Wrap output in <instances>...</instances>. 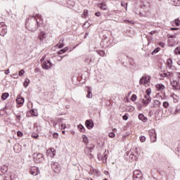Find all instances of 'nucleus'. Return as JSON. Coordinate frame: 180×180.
I'll return each mask as SVG.
<instances>
[{"instance_id": "obj_4", "label": "nucleus", "mask_w": 180, "mask_h": 180, "mask_svg": "<svg viewBox=\"0 0 180 180\" xmlns=\"http://www.w3.org/2000/svg\"><path fill=\"white\" fill-rule=\"evenodd\" d=\"M170 82L172 86V89L174 91H180L179 79H173Z\"/></svg>"}, {"instance_id": "obj_52", "label": "nucleus", "mask_w": 180, "mask_h": 180, "mask_svg": "<svg viewBox=\"0 0 180 180\" xmlns=\"http://www.w3.org/2000/svg\"><path fill=\"white\" fill-rule=\"evenodd\" d=\"M159 46L162 48L165 47V44L164 42H160Z\"/></svg>"}, {"instance_id": "obj_43", "label": "nucleus", "mask_w": 180, "mask_h": 180, "mask_svg": "<svg viewBox=\"0 0 180 180\" xmlns=\"http://www.w3.org/2000/svg\"><path fill=\"white\" fill-rule=\"evenodd\" d=\"M175 25L176 26H180V20H179V18H176L175 20Z\"/></svg>"}, {"instance_id": "obj_12", "label": "nucleus", "mask_w": 180, "mask_h": 180, "mask_svg": "<svg viewBox=\"0 0 180 180\" xmlns=\"http://www.w3.org/2000/svg\"><path fill=\"white\" fill-rule=\"evenodd\" d=\"M51 167L56 174H60V165L58 162H53Z\"/></svg>"}, {"instance_id": "obj_44", "label": "nucleus", "mask_w": 180, "mask_h": 180, "mask_svg": "<svg viewBox=\"0 0 180 180\" xmlns=\"http://www.w3.org/2000/svg\"><path fill=\"white\" fill-rule=\"evenodd\" d=\"M140 141L141 143H144L146 141V136H140Z\"/></svg>"}, {"instance_id": "obj_31", "label": "nucleus", "mask_w": 180, "mask_h": 180, "mask_svg": "<svg viewBox=\"0 0 180 180\" xmlns=\"http://www.w3.org/2000/svg\"><path fill=\"white\" fill-rule=\"evenodd\" d=\"M29 84H30V80L29 79L26 78L23 83V86H25V88H27V86H29Z\"/></svg>"}, {"instance_id": "obj_8", "label": "nucleus", "mask_w": 180, "mask_h": 180, "mask_svg": "<svg viewBox=\"0 0 180 180\" xmlns=\"http://www.w3.org/2000/svg\"><path fill=\"white\" fill-rule=\"evenodd\" d=\"M98 157V160H99V161H102V162H103L104 164H106L107 161H108V155L103 153V155L101 153H98L97 155Z\"/></svg>"}, {"instance_id": "obj_48", "label": "nucleus", "mask_w": 180, "mask_h": 180, "mask_svg": "<svg viewBox=\"0 0 180 180\" xmlns=\"http://www.w3.org/2000/svg\"><path fill=\"white\" fill-rule=\"evenodd\" d=\"M17 136H18V137H22V136H23V133L20 131H17Z\"/></svg>"}, {"instance_id": "obj_5", "label": "nucleus", "mask_w": 180, "mask_h": 180, "mask_svg": "<svg viewBox=\"0 0 180 180\" xmlns=\"http://www.w3.org/2000/svg\"><path fill=\"white\" fill-rule=\"evenodd\" d=\"M34 154V161L37 164H40V162H43L44 161V156L41 153Z\"/></svg>"}, {"instance_id": "obj_51", "label": "nucleus", "mask_w": 180, "mask_h": 180, "mask_svg": "<svg viewBox=\"0 0 180 180\" xmlns=\"http://www.w3.org/2000/svg\"><path fill=\"white\" fill-rule=\"evenodd\" d=\"M122 119L123 120H127V119H129V117L127 116V115H124L122 116Z\"/></svg>"}, {"instance_id": "obj_42", "label": "nucleus", "mask_w": 180, "mask_h": 180, "mask_svg": "<svg viewBox=\"0 0 180 180\" xmlns=\"http://www.w3.org/2000/svg\"><path fill=\"white\" fill-rule=\"evenodd\" d=\"M139 85H146V84H144V78L141 77L139 80Z\"/></svg>"}, {"instance_id": "obj_2", "label": "nucleus", "mask_w": 180, "mask_h": 180, "mask_svg": "<svg viewBox=\"0 0 180 180\" xmlns=\"http://www.w3.org/2000/svg\"><path fill=\"white\" fill-rule=\"evenodd\" d=\"M151 89L148 88L146 89V94L144 96V98L142 99L143 105L147 106L150 102H151Z\"/></svg>"}, {"instance_id": "obj_23", "label": "nucleus", "mask_w": 180, "mask_h": 180, "mask_svg": "<svg viewBox=\"0 0 180 180\" xmlns=\"http://www.w3.org/2000/svg\"><path fill=\"white\" fill-rule=\"evenodd\" d=\"M87 95L86 98H89V99L92 98V91H91V87L87 86Z\"/></svg>"}, {"instance_id": "obj_56", "label": "nucleus", "mask_w": 180, "mask_h": 180, "mask_svg": "<svg viewBox=\"0 0 180 180\" xmlns=\"http://www.w3.org/2000/svg\"><path fill=\"white\" fill-rule=\"evenodd\" d=\"M84 16H88V10H84Z\"/></svg>"}, {"instance_id": "obj_28", "label": "nucleus", "mask_w": 180, "mask_h": 180, "mask_svg": "<svg viewBox=\"0 0 180 180\" xmlns=\"http://www.w3.org/2000/svg\"><path fill=\"white\" fill-rule=\"evenodd\" d=\"M8 98H9V93H4L1 95L2 101H6V99H8Z\"/></svg>"}, {"instance_id": "obj_34", "label": "nucleus", "mask_w": 180, "mask_h": 180, "mask_svg": "<svg viewBox=\"0 0 180 180\" xmlns=\"http://www.w3.org/2000/svg\"><path fill=\"white\" fill-rule=\"evenodd\" d=\"M131 101H132V102H136V101H137V96L136 94H132Z\"/></svg>"}, {"instance_id": "obj_20", "label": "nucleus", "mask_w": 180, "mask_h": 180, "mask_svg": "<svg viewBox=\"0 0 180 180\" xmlns=\"http://www.w3.org/2000/svg\"><path fill=\"white\" fill-rule=\"evenodd\" d=\"M139 120H141V122H143V123H146L147 122L148 119L146 116H144V114L140 113L139 115Z\"/></svg>"}, {"instance_id": "obj_18", "label": "nucleus", "mask_w": 180, "mask_h": 180, "mask_svg": "<svg viewBox=\"0 0 180 180\" xmlns=\"http://www.w3.org/2000/svg\"><path fill=\"white\" fill-rule=\"evenodd\" d=\"M166 65L167 68H169V70H171V68H173L174 66L172 65V58H168L167 60Z\"/></svg>"}, {"instance_id": "obj_40", "label": "nucleus", "mask_w": 180, "mask_h": 180, "mask_svg": "<svg viewBox=\"0 0 180 180\" xmlns=\"http://www.w3.org/2000/svg\"><path fill=\"white\" fill-rule=\"evenodd\" d=\"M15 116H16L17 122H20V117H21L20 113H18L17 115H15Z\"/></svg>"}, {"instance_id": "obj_36", "label": "nucleus", "mask_w": 180, "mask_h": 180, "mask_svg": "<svg viewBox=\"0 0 180 180\" xmlns=\"http://www.w3.org/2000/svg\"><path fill=\"white\" fill-rule=\"evenodd\" d=\"M30 113L32 116H37V111L33 109L30 110Z\"/></svg>"}, {"instance_id": "obj_10", "label": "nucleus", "mask_w": 180, "mask_h": 180, "mask_svg": "<svg viewBox=\"0 0 180 180\" xmlns=\"http://www.w3.org/2000/svg\"><path fill=\"white\" fill-rule=\"evenodd\" d=\"M94 61H95V56L94 55H88L84 58V63H86V64H91L94 63Z\"/></svg>"}, {"instance_id": "obj_37", "label": "nucleus", "mask_w": 180, "mask_h": 180, "mask_svg": "<svg viewBox=\"0 0 180 180\" xmlns=\"http://www.w3.org/2000/svg\"><path fill=\"white\" fill-rule=\"evenodd\" d=\"M121 6H122L123 8L125 7L126 11H127V3H126V2H124V1H122V2L121 3Z\"/></svg>"}, {"instance_id": "obj_33", "label": "nucleus", "mask_w": 180, "mask_h": 180, "mask_svg": "<svg viewBox=\"0 0 180 180\" xmlns=\"http://www.w3.org/2000/svg\"><path fill=\"white\" fill-rule=\"evenodd\" d=\"M82 139H83V143H84L85 144H88L89 141H88V136L86 135H83Z\"/></svg>"}, {"instance_id": "obj_54", "label": "nucleus", "mask_w": 180, "mask_h": 180, "mask_svg": "<svg viewBox=\"0 0 180 180\" xmlns=\"http://www.w3.org/2000/svg\"><path fill=\"white\" fill-rule=\"evenodd\" d=\"M172 75H174L173 72H167V77H172Z\"/></svg>"}, {"instance_id": "obj_6", "label": "nucleus", "mask_w": 180, "mask_h": 180, "mask_svg": "<svg viewBox=\"0 0 180 180\" xmlns=\"http://www.w3.org/2000/svg\"><path fill=\"white\" fill-rule=\"evenodd\" d=\"M148 133L150 137V141L152 143H155L157 141V133H155V129H150L148 131Z\"/></svg>"}, {"instance_id": "obj_11", "label": "nucleus", "mask_w": 180, "mask_h": 180, "mask_svg": "<svg viewBox=\"0 0 180 180\" xmlns=\"http://www.w3.org/2000/svg\"><path fill=\"white\" fill-rule=\"evenodd\" d=\"M53 67V63L50 62L49 60H44L42 63V68L43 70H49Z\"/></svg>"}, {"instance_id": "obj_16", "label": "nucleus", "mask_w": 180, "mask_h": 180, "mask_svg": "<svg viewBox=\"0 0 180 180\" xmlns=\"http://www.w3.org/2000/svg\"><path fill=\"white\" fill-rule=\"evenodd\" d=\"M8 172V166L4 165L0 167V175H5Z\"/></svg>"}, {"instance_id": "obj_55", "label": "nucleus", "mask_w": 180, "mask_h": 180, "mask_svg": "<svg viewBox=\"0 0 180 180\" xmlns=\"http://www.w3.org/2000/svg\"><path fill=\"white\" fill-rule=\"evenodd\" d=\"M160 77H168V73L160 74Z\"/></svg>"}, {"instance_id": "obj_21", "label": "nucleus", "mask_w": 180, "mask_h": 180, "mask_svg": "<svg viewBox=\"0 0 180 180\" xmlns=\"http://www.w3.org/2000/svg\"><path fill=\"white\" fill-rule=\"evenodd\" d=\"M17 105H23L25 103V98L23 97L17 98L16 99Z\"/></svg>"}, {"instance_id": "obj_19", "label": "nucleus", "mask_w": 180, "mask_h": 180, "mask_svg": "<svg viewBox=\"0 0 180 180\" xmlns=\"http://www.w3.org/2000/svg\"><path fill=\"white\" fill-rule=\"evenodd\" d=\"M38 39H39V40L41 41H43V40H44V39H46V32L41 31L40 32L39 36H38Z\"/></svg>"}, {"instance_id": "obj_35", "label": "nucleus", "mask_w": 180, "mask_h": 180, "mask_svg": "<svg viewBox=\"0 0 180 180\" xmlns=\"http://www.w3.org/2000/svg\"><path fill=\"white\" fill-rule=\"evenodd\" d=\"M174 53L175 54H179L180 55V46H177L175 49H174Z\"/></svg>"}, {"instance_id": "obj_47", "label": "nucleus", "mask_w": 180, "mask_h": 180, "mask_svg": "<svg viewBox=\"0 0 180 180\" xmlns=\"http://www.w3.org/2000/svg\"><path fill=\"white\" fill-rule=\"evenodd\" d=\"M52 123H53V127H56L57 126V124H58V122H57L56 120H52Z\"/></svg>"}, {"instance_id": "obj_49", "label": "nucleus", "mask_w": 180, "mask_h": 180, "mask_svg": "<svg viewBox=\"0 0 180 180\" xmlns=\"http://www.w3.org/2000/svg\"><path fill=\"white\" fill-rule=\"evenodd\" d=\"M63 120H64L62 119V118H57L56 119L57 123H63Z\"/></svg>"}, {"instance_id": "obj_25", "label": "nucleus", "mask_w": 180, "mask_h": 180, "mask_svg": "<svg viewBox=\"0 0 180 180\" xmlns=\"http://www.w3.org/2000/svg\"><path fill=\"white\" fill-rule=\"evenodd\" d=\"M68 50V47H65L64 49L57 51L56 53L58 54V56H60L61 54H64V53H65Z\"/></svg>"}, {"instance_id": "obj_14", "label": "nucleus", "mask_w": 180, "mask_h": 180, "mask_svg": "<svg viewBox=\"0 0 180 180\" xmlns=\"http://www.w3.org/2000/svg\"><path fill=\"white\" fill-rule=\"evenodd\" d=\"M30 173L31 175H33L34 176H36L39 174H40V172H39V169L36 167H32L30 169Z\"/></svg>"}, {"instance_id": "obj_59", "label": "nucleus", "mask_w": 180, "mask_h": 180, "mask_svg": "<svg viewBox=\"0 0 180 180\" xmlns=\"http://www.w3.org/2000/svg\"><path fill=\"white\" fill-rule=\"evenodd\" d=\"M63 58H64V56H58V61H61V60H63Z\"/></svg>"}, {"instance_id": "obj_64", "label": "nucleus", "mask_w": 180, "mask_h": 180, "mask_svg": "<svg viewBox=\"0 0 180 180\" xmlns=\"http://www.w3.org/2000/svg\"><path fill=\"white\" fill-rule=\"evenodd\" d=\"M18 147H19V145H15V146H14V148H13L14 150H16Z\"/></svg>"}, {"instance_id": "obj_57", "label": "nucleus", "mask_w": 180, "mask_h": 180, "mask_svg": "<svg viewBox=\"0 0 180 180\" xmlns=\"http://www.w3.org/2000/svg\"><path fill=\"white\" fill-rule=\"evenodd\" d=\"M95 16H97L98 18L101 16V12H96L95 13Z\"/></svg>"}, {"instance_id": "obj_15", "label": "nucleus", "mask_w": 180, "mask_h": 180, "mask_svg": "<svg viewBox=\"0 0 180 180\" xmlns=\"http://www.w3.org/2000/svg\"><path fill=\"white\" fill-rule=\"evenodd\" d=\"M92 150H94V148L91 147V148H86L84 149V153L85 154H86L87 155H89V158H92Z\"/></svg>"}, {"instance_id": "obj_9", "label": "nucleus", "mask_w": 180, "mask_h": 180, "mask_svg": "<svg viewBox=\"0 0 180 180\" xmlns=\"http://www.w3.org/2000/svg\"><path fill=\"white\" fill-rule=\"evenodd\" d=\"M143 179V174H141V171L135 170L134 172V180H141Z\"/></svg>"}, {"instance_id": "obj_22", "label": "nucleus", "mask_w": 180, "mask_h": 180, "mask_svg": "<svg viewBox=\"0 0 180 180\" xmlns=\"http://www.w3.org/2000/svg\"><path fill=\"white\" fill-rule=\"evenodd\" d=\"M179 112H180V105H177L176 107L175 110H170L171 115H176V114L179 113Z\"/></svg>"}, {"instance_id": "obj_61", "label": "nucleus", "mask_w": 180, "mask_h": 180, "mask_svg": "<svg viewBox=\"0 0 180 180\" xmlns=\"http://www.w3.org/2000/svg\"><path fill=\"white\" fill-rule=\"evenodd\" d=\"M5 74H6V75H8L9 74V69H8L5 71Z\"/></svg>"}, {"instance_id": "obj_26", "label": "nucleus", "mask_w": 180, "mask_h": 180, "mask_svg": "<svg viewBox=\"0 0 180 180\" xmlns=\"http://www.w3.org/2000/svg\"><path fill=\"white\" fill-rule=\"evenodd\" d=\"M77 129L81 133H85V127L82 124H79L77 125Z\"/></svg>"}, {"instance_id": "obj_29", "label": "nucleus", "mask_w": 180, "mask_h": 180, "mask_svg": "<svg viewBox=\"0 0 180 180\" xmlns=\"http://www.w3.org/2000/svg\"><path fill=\"white\" fill-rule=\"evenodd\" d=\"M96 53L101 57H106V53H105L103 51H96Z\"/></svg>"}, {"instance_id": "obj_30", "label": "nucleus", "mask_w": 180, "mask_h": 180, "mask_svg": "<svg viewBox=\"0 0 180 180\" xmlns=\"http://www.w3.org/2000/svg\"><path fill=\"white\" fill-rule=\"evenodd\" d=\"M142 78H143L144 84H148V82H150V76H143Z\"/></svg>"}, {"instance_id": "obj_27", "label": "nucleus", "mask_w": 180, "mask_h": 180, "mask_svg": "<svg viewBox=\"0 0 180 180\" xmlns=\"http://www.w3.org/2000/svg\"><path fill=\"white\" fill-rule=\"evenodd\" d=\"M155 86L158 91H162V89H165V86H164V84H156Z\"/></svg>"}, {"instance_id": "obj_1", "label": "nucleus", "mask_w": 180, "mask_h": 180, "mask_svg": "<svg viewBox=\"0 0 180 180\" xmlns=\"http://www.w3.org/2000/svg\"><path fill=\"white\" fill-rule=\"evenodd\" d=\"M40 26L37 18L32 17V18H28L25 22V27L30 32H36L37 27Z\"/></svg>"}, {"instance_id": "obj_17", "label": "nucleus", "mask_w": 180, "mask_h": 180, "mask_svg": "<svg viewBox=\"0 0 180 180\" xmlns=\"http://www.w3.org/2000/svg\"><path fill=\"white\" fill-rule=\"evenodd\" d=\"M97 6L102 11H106V9H108V6H106V4L105 2L98 4Z\"/></svg>"}, {"instance_id": "obj_50", "label": "nucleus", "mask_w": 180, "mask_h": 180, "mask_svg": "<svg viewBox=\"0 0 180 180\" xmlns=\"http://www.w3.org/2000/svg\"><path fill=\"white\" fill-rule=\"evenodd\" d=\"M54 139H58V133L54 132L53 134Z\"/></svg>"}, {"instance_id": "obj_41", "label": "nucleus", "mask_w": 180, "mask_h": 180, "mask_svg": "<svg viewBox=\"0 0 180 180\" xmlns=\"http://www.w3.org/2000/svg\"><path fill=\"white\" fill-rule=\"evenodd\" d=\"M162 105L165 108V109H167V108L169 106V103L167 101H164Z\"/></svg>"}, {"instance_id": "obj_62", "label": "nucleus", "mask_w": 180, "mask_h": 180, "mask_svg": "<svg viewBox=\"0 0 180 180\" xmlns=\"http://www.w3.org/2000/svg\"><path fill=\"white\" fill-rule=\"evenodd\" d=\"M170 30H178V28H176V27H172V28H170Z\"/></svg>"}, {"instance_id": "obj_46", "label": "nucleus", "mask_w": 180, "mask_h": 180, "mask_svg": "<svg viewBox=\"0 0 180 180\" xmlns=\"http://www.w3.org/2000/svg\"><path fill=\"white\" fill-rule=\"evenodd\" d=\"M65 127H67V125L65 124H61L60 126V128L61 129V130H64Z\"/></svg>"}, {"instance_id": "obj_45", "label": "nucleus", "mask_w": 180, "mask_h": 180, "mask_svg": "<svg viewBox=\"0 0 180 180\" xmlns=\"http://www.w3.org/2000/svg\"><path fill=\"white\" fill-rule=\"evenodd\" d=\"M158 51H160V48H156L153 50V51L152 52V54H155L158 53Z\"/></svg>"}, {"instance_id": "obj_39", "label": "nucleus", "mask_w": 180, "mask_h": 180, "mask_svg": "<svg viewBox=\"0 0 180 180\" xmlns=\"http://www.w3.org/2000/svg\"><path fill=\"white\" fill-rule=\"evenodd\" d=\"M24 74H25V70H21L18 72L19 77H23Z\"/></svg>"}, {"instance_id": "obj_53", "label": "nucleus", "mask_w": 180, "mask_h": 180, "mask_svg": "<svg viewBox=\"0 0 180 180\" xmlns=\"http://www.w3.org/2000/svg\"><path fill=\"white\" fill-rule=\"evenodd\" d=\"M124 23H129V24H131L132 23L133 24V22L130 21L129 20H124Z\"/></svg>"}, {"instance_id": "obj_3", "label": "nucleus", "mask_w": 180, "mask_h": 180, "mask_svg": "<svg viewBox=\"0 0 180 180\" xmlns=\"http://www.w3.org/2000/svg\"><path fill=\"white\" fill-rule=\"evenodd\" d=\"M124 157L127 161H129V162H133V161H136V160L138 158L137 155H134L131 152L125 153Z\"/></svg>"}, {"instance_id": "obj_24", "label": "nucleus", "mask_w": 180, "mask_h": 180, "mask_svg": "<svg viewBox=\"0 0 180 180\" xmlns=\"http://www.w3.org/2000/svg\"><path fill=\"white\" fill-rule=\"evenodd\" d=\"M57 47H58V49H63V47H64L65 44H64V39H60L59 41V42L56 44Z\"/></svg>"}, {"instance_id": "obj_58", "label": "nucleus", "mask_w": 180, "mask_h": 180, "mask_svg": "<svg viewBox=\"0 0 180 180\" xmlns=\"http://www.w3.org/2000/svg\"><path fill=\"white\" fill-rule=\"evenodd\" d=\"M32 137H33L34 139H37V137H39V134H36V135L32 134Z\"/></svg>"}, {"instance_id": "obj_38", "label": "nucleus", "mask_w": 180, "mask_h": 180, "mask_svg": "<svg viewBox=\"0 0 180 180\" xmlns=\"http://www.w3.org/2000/svg\"><path fill=\"white\" fill-rule=\"evenodd\" d=\"M115 136L116 134H115V132H110L108 134V137H110V139H113Z\"/></svg>"}, {"instance_id": "obj_63", "label": "nucleus", "mask_w": 180, "mask_h": 180, "mask_svg": "<svg viewBox=\"0 0 180 180\" xmlns=\"http://www.w3.org/2000/svg\"><path fill=\"white\" fill-rule=\"evenodd\" d=\"M155 31H152L150 32V34H151V36H153V34H155Z\"/></svg>"}, {"instance_id": "obj_32", "label": "nucleus", "mask_w": 180, "mask_h": 180, "mask_svg": "<svg viewBox=\"0 0 180 180\" xmlns=\"http://www.w3.org/2000/svg\"><path fill=\"white\" fill-rule=\"evenodd\" d=\"M175 153L177 155L180 156V142L178 143V146L175 148Z\"/></svg>"}, {"instance_id": "obj_60", "label": "nucleus", "mask_w": 180, "mask_h": 180, "mask_svg": "<svg viewBox=\"0 0 180 180\" xmlns=\"http://www.w3.org/2000/svg\"><path fill=\"white\" fill-rule=\"evenodd\" d=\"M169 39H175V37H176V35H169Z\"/></svg>"}, {"instance_id": "obj_13", "label": "nucleus", "mask_w": 180, "mask_h": 180, "mask_svg": "<svg viewBox=\"0 0 180 180\" xmlns=\"http://www.w3.org/2000/svg\"><path fill=\"white\" fill-rule=\"evenodd\" d=\"M85 126L89 130L94 129V121H92V120H86L85 122Z\"/></svg>"}, {"instance_id": "obj_7", "label": "nucleus", "mask_w": 180, "mask_h": 180, "mask_svg": "<svg viewBox=\"0 0 180 180\" xmlns=\"http://www.w3.org/2000/svg\"><path fill=\"white\" fill-rule=\"evenodd\" d=\"M8 33V28L5 22H0V36H5Z\"/></svg>"}]
</instances>
